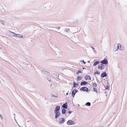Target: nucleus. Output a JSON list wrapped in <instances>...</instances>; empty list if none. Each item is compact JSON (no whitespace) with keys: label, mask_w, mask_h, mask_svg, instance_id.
Here are the masks:
<instances>
[{"label":"nucleus","mask_w":127,"mask_h":127,"mask_svg":"<svg viewBox=\"0 0 127 127\" xmlns=\"http://www.w3.org/2000/svg\"><path fill=\"white\" fill-rule=\"evenodd\" d=\"M60 106L57 105L56 107L54 110V113L55 114V118L56 119L60 115V113L59 111L60 109Z\"/></svg>","instance_id":"f257e3e1"},{"label":"nucleus","mask_w":127,"mask_h":127,"mask_svg":"<svg viewBox=\"0 0 127 127\" xmlns=\"http://www.w3.org/2000/svg\"><path fill=\"white\" fill-rule=\"evenodd\" d=\"M100 62L102 64H104L106 65L108 64V60L106 58H105L103 60H102Z\"/></svg>","instance_id":"f03ea898"},{"label":"nucleus","mask_w":127,"mask_h":127,"mask_svg":"<svg viewBox=\"0 0 127 127\" xmlns=\"http://www.w3.org/2000/svg\"><path fill=\"white\" fill-rule=\"evenodd\" d=\"M104 66L103 64H100L98 65V68L101 70H102L104 69Z\"/></svg>","instance_id":"7ed1b4c3"},{"label":"nucleus","mask_w":127,"mask_h":127,"mask_svg":"<svg viewBox=\"0 0 127 127\" xmlns=\"http://www.w3.org/2000/svg\"><path fill=\"white\" fill-rule=\"evenodd\" d=\"M67 124L68 125H74L75 123L72 120H69L67 122Z\"/></svg>","instance_id":"20e7f679"},{"label":"nucleus","mask_w":127,"mask_h":127,"mask_svg":"<svg viewBox=\"0 0 127 127\" xmlns=\"http://www.w3.org/2000/svg\"><path fill=\"white\" fill-rule=\"evenodd\" d=\"M81 91H86V92H88L89 91V89L88 88L86 87H81L80 89Z\"/></svg>","instance_id":"39448f33"},{"label":"nucleus","mask_w":127,"mask_h":127,"mask_svg":"<svg viewBox=\"0 0 127 127\" xmlns=\"http://www.w3.org/2000/svg\"><path fill=\"white\" fill-rule=\"evenodd\" d=\"M78 92L77 89H75L73 90L71 94L72 96L73 97H74L76 93Z\"/></svg>","instance_id":"423d86ee"},{"label":"nucleus","mask_w":127,"mask_h":127,"mask_svg":"<svg viewBox=\"0 0 127 127\" xmlns=\"http://www.w3.org/2000/svg\"><path fill=\"white\" fill-rule=\"evenodd\" d=\"M62 107L64 109H67L68 108L67 102H66L62 105Z\"/></svg>","instance_id":"0eeeda50"},{"label":"nucleus","mask_w":127,"mask_h":127,"mask_svg":"<svg viewBox=\"0 0 127 127\" xmlns=\"http://www.w3.org/2000/svg\"><path fill=\"white\" fill-rule=\"evenodd\" d=\"M107 75V73L105 72H104L101 74V77L102 78H104Z\"/></svg>","instance_id":"6e6552de"},{"label":"nucleus","mask_w":127,"mask_h":127,"mask_svg":"<svg viewBox=\"0 0 127 127\" xmlns=\"http://www.w3.org/2000/svg\"><path fill=\"white\" fill-rule=\"evenodd\" d=\"M65 120L64 118H62L60 121L59 123L60 124H63L65 121Z\"/></svg>","instance_id":"1a4fd4ad"},{"label":"nucleus","mask_w":127,"mask_h":127,"mask_svg":"<svg viewBox=\"0 0 127 127\" xmlns=\"http://www.w3.org/2000/svg\"><path fill=\"white\" fill-rule=\"evenodd\" d=\"M84 78L86 80L89 79V80H91V78L90 76L89 75H86L85 76Z\"/></svg>","instance_id":"9d476101"},{"label":"nucleus","mask_w":127,"mask_h":127,"mask_svg":"<svg viewBox=\"0 0 127 127\" xmlns=\"http://www.w3.org/2000/svg\"><path fill=\"white\" fill-rule=\"evenodd\" d=\"M88 84V83L86 81H83L81 82L80 83V85L82 86L83 85H86V84Z\"/></svg>","instance_id":"9b49d317"},{"label":"nucleus","mask_w":127,"mask_h":127,"mask_svg":"<svg viewBox=\"0 0 127 127\" xmlns=\"http://www.w3.org/2000/svg\"><path fill=\"white\" fill-rule=\"evenodd\" d=\"M45 78L47 80L49 81H51V79L50 78V77L49 76L47 75H46L45 76Z\"/></svg>","instance_id":"f8f14e48"},{"label":"nucleus","mask_w":127,"mask_h":127,"mask_svg":"<svg viewBox=\"0 0 127 127\" xmlns=\"http://www.w3.org/2000/svg\"><path fill=\"white\" fill-rule=\"evenodd\" d=\"M78 85V83L74 82L73 83V87L74 88L77 87Z\"/></svg>","instance_id":"ddd939ff"},{"label":"nucleus","mask_w":127,"mask_h":127,"mask_svg":"<svg viewBox=\"0 0 127 127\" xmlns=\"http://www.w3.org/2000/svg\"><path fill=\"white\" fill-rule=\"evenodd\" d=\"M62 113L63 114H64L66 112V110L65 109L63 108L62 110Z\"/></svg>","instance_id":"4468645a"},{"label":"nucleus","mask_w":127,"mask_h":127,"mask_svg":"<svg viewBox=\"0 0 127 127\" xmlns=\"http://www.w3.org/2000/svg\"><path fill=\"white\" fill-rule=\"evenodd\" d=\"M41 72H42L43 73H44V74H47L48 73V71H45L44 69H43V70L41 69Z\"/></svg>","instance_id":"2eb2a0df"},{"label":"nucleus","mask_w":127,"mask_h":127,"mask_svg":"<svg viewBox=\"0 0 127 127\" xmlns=\"http://www.w3.org/2000/svg\"><path fill=\"white\" fill-rule=\"evenodd\" d=\"M100 63V62L99 61H97L95 62L93 64V66H95L98 64H99Z\"/></svg>","instance_id":"dca6fc26"},{"label":"nucleus","mask_w":127,"mask_h":127,"mask_svg":"<svg viewBox=\"0 0 127 127\" xmlns=\"http://www.w3.org/2000/svg\"><path fill=\"white\" fill-rule=\"evenodd\" d=\"M11 33H12V34H11L13 36H16L17 35V34L15 33H14V32H10Z\"/></svg>","instance_id":"f3484780"},{"label":"nucleus","mask_w":127,"mask_h":127,"mask_svg":"<svg viewBox=\"0 0 127 127\" xmlns=\"http://www.w3.org/2000/svg\"><path fill=\"white\" fill-rule=\"evenodd\" d=\"M121 47V45L120 44H119V43L118 44H117V49L116 50V51L117 50H118V49H119V47Z\"/></svg>","instance_id":"a211bd4d"},{"label":"nucleus","mask_w":127,"mask_h":127,"mask_svg":"<svg viewBox=\"0 0 127 127\" xmlns=\"http://www.w3.org/2000/svg\"><path fill=\"white\" fill-rule=\"evenodd\" d=\"M92 85L94 87H95L97 86L96 83H95V82H93L92 83Z\"/></svg>","instance_id":"6ab92c4d"},{"label":"nucleus","mask_w":127,"mask_h":127,"mask_svg":"<svg viewBox=\"0 0 127 127\" xmlns=\"http://www.w3.org/2000/svg\"><path fill=\"white\" fill-rule=\"evenodd\" d=\"M85 105L87 106H89L91 105V104L90 102H88L86 103Z\"/></svg>","instance_id":"aec40b11"},{"label":"nucleus","mask_w":127,"mask_h":127,"mask_svg":"<svg viewBox=\"0 0 127 127\" xmlns=\"http://www.w3.org/2000/svg\"><path fill=\"white\" fill-rule=\"evenodd\" d=\"M82 78L80 76H78L77 77V80L78 81H79L80 80L82 79Z\"/></svg>","instance_id":"412c9836"},{"label":"nucleus","mask_w":127,"mask_h":127,"mask_svg":"<svg viewBox=\"0 0 127 127\" xmlns=\"http://www.w3.org/2000/svg\"><path fill=\"white\" fill-rule=\"evenodd\" d=\"M55 74L57 78L59 79V74H58L57 72H56Z\"/></svg>","instance_id":"4be33fe9"},{"label":"nucleus","mask_w":127,"mask_h":127,"mask_svg":"<svg viewBox=\"0 0 127 127\" xmlns=\"http://www.w3.org/2000/svg\"><path fill=\"white\" fill-rule=\"evenodd\" d=\"M117 47V45L116 44H115L114 45V49L115 50H116V48L115 47Z\"/></svg>","instance_id":"5701e85b"},{"label":"nucleus","mask_w":127,"mask_h":127,"mask_svg":"<svg viewBox=\"0 0 127 127\" xmlns=\"http://www.w3.org/2000/svg\"><path fill=\"white\" fill-rule=\"evenodd\" d=\"M93 91L96 92V93H97V90L96 88H93Z\"/></svg>","instance_id":"b1692460"},{"label":"nucleus","mask_w":127,"mask_h":127,"mask_svg":"<svg viewBox=\"0 0 127 127\" xmlns=\"http://www.w3.org/2000/svg\"><path fill=\"white\" fill-rule=\"evenodd\" d=\"M99 72L98 71H96L95 72L94 74H99Z\"/></svg>","instance_id":"393cba45"},{"label":"nucleus","mask_w":127,"mask_h":127,"mask_svg":"<svg viewBox=\"0 0 127 127\" xmlns=\"http://www.w3.org/2000/svg\"><path fill=\"white\" fill-rule=\"evenodd\" d=\"M0 22L2 24H4V21L3 20H0Z\"/></svg>","instance_id":"a878e982"},{"label":"nucleus","mask_w":127,"mask_h":127,"mask_svg":"<svg viewBox=\"0 0 127 127\" xmlns=\"http://www.w3.org/2000/svg\"><path fill=\"white\" fill-rule=\"evenodd\" d=\"M80 62H82L84 64H86V62H85L84 60H81V61H80Z\"/></svg>","instance_id":"bb28decb"},{"label":"nucleus","mask_w":127,"mask_h":127,"mask_svg":"<svg viewBox=\"0 0 127 127\" xmlns=\"http://www.w3.org/2000/svg\"><path fill=\"white\" fill-rule=\"evenodd\" d=\"M109 87L108 86H107L105 88V89L107 90H109Z\"/></svg>","instance_id":"cd10ccee"},{"label":"nucleus","mask_w":127,"mask_h":127,"mask_svg":"<svg viewBox=\"0 0 127 127\" xmlns=\"http://www.w3.org/2000/svg\"><path fill=\"white\" fill-rule=\"evenodd\" d=\"M20 36H21V35H20V34H17V35L16 36L20 38Z\"/></svg>","instance_id":"c85d7f7f"},{"label":"nucleus","mask_w":127,"mask_h":127,"mask_svg":"<svg viewBox=\"0 0 127 127\" xmlns=\"http://www.w3.org/2000/svg\"><path fill=\"white\" fill-rule=\"evenodd\" d=\"M52 96H54L55 97H57V96H56V95H55L54 94H53L52 95Z\"/></svg>","instance_id":"c756f323"},{"label":"nucleus","mask_w":127,"mask_h":127,"mask_svg":"<svg viewBox=\"0 0 127 127\" xmlns=\"http://www.w3.org/2000/svg\"><path fill=\"white\" fill-rule=\"evenodd\" d=\"M78 72H79V73H82V72L80 70H78Z\"/></svg>","instance_id":"7c9ffc66"},{"label":"nucleus","mask_w":127,"mask_h":127,"mask_svg":"<svg viewBox=\"0 0 127 127\" xmlns=\"http://www.w3.org/2000/svg\"><path fill=\"white\" fill-rule=\"evenodd\" d=\"M72 112V111H70L68 112V113L69 114H70Z\"/></svg>","instance_id":"2f4dec72"},{"label":"nucleus","mask_w":127,"mask_h":127,"mask_svg":"<svg viewBox=\"0 0 127 127\" xmlns=\"http://www.w3.org/2000/svg\"><path fill=\"white\" fill-rule=\"evenodd\" d=\"M0 117L1 118V119H2L3 118L2 116L0 114Z\"/></svg>","instance_id":"473e14b6"},{"label":"nucleus","mask_w":127,"mask_h":127,"mask_svg":"<svg viewBox=\"0 0 127 127\" xmlns=\"http://www.w3.org/2000/svg\"><path fill=\"white\" fill-rule=\"evenodd\" d=\"M60 27H56V28L57 29H58V30H59V29H60Z\"/></svg>","instance_id":"72a5a7b5"},{"label":"nucleus","mask_w":127,"mask_h":127,"mask_svg":"<svg viewBox=\"0 0 127 127\" xmlns=\"http://www.w3.org/2000/svg\"><path fill=\"white\" fill-rule=\"evenodd\" d=\"M91 47L93 49V51H94V50L95 49V48L92 46H91Z\"/></svg>","instance_id":"f704fd0d"},{"label":"nucleus","mask_w":127,"mask_h":127,"mask_svg":"<svg viewBox=\"0 0 127 127\" xmlns=\"http://www.w3.org/2000/svg\"><path fill=\"white\" fill-rule=\"evenodd\" d=\"M65 32H67L68 31V30L67 29H65V31H64Z\"/></svg>","instance_id":"c9c22d12"},{"label":"nucleus","mask_w":127,"mask_h":127,"mask_svg":"<svg viewBox=\"0 0 127 127\" xmlns=\"http://www.w3.org/2000/svg\"><path fill=\"white\" fill-rule=\"evenodd\" d=\"M23 37V35H21V36H20V38H22Z\"/></svg>","instance_id":"e433bc0d"},{"label":"nucleus","mask_w":127,"mask_h":127,"mask_svg":"<svg viewBox=\"0 0 127 127\" xmlns=\"http://www.w3.org/2000/svg\"><path fill=\"white\" fill-rule=\"evenodd\" d=\"M51 27L53 28H56V27L55 26H54V27Z\"/></svg>","instance_id":"4c0bfd02"},{"label":"nucleus","mask_w":127,"mask_h":127,"mask_svg":"<svg viewBox=\"0 0 127 127\" xmlns=\"http://www.w3.org/2000/svg\"><path fill=\"white\" fill-rule=\"evenodd\" d=\"M82 68H83V69H87L85 68V67H83Z\"/></svg>","instance_id":"58836bf2"},{"label":"nucleus","mask_w":127,"mask_h":127,"mask_svg":"<svg viewBox=\"0 0 127 127\" xmlns=\"http://www.w3.org/2000/svg\"><path fill=\"white\" fill-rule=\"evenodd\" d=\"M79 73V72H78V71L77 72H76V74H78Z\"/></svg>","instance_id":"ea45409f"},{"label":"nucleus","mask_w":127,"mask_h":127,"mask_svg":"<svg viewBox=\"0 0 127 127\" xmlns=\"http://www.w3.org/2000/svg\"><path fill=\"white\" fill-rule=\"evenodd\" d=\"M74 37L73 36V37H71V38L72 39H73V38Z\"/></svg>","instance_id":"a19ab883"},{"label":"nucleus","mask_w":127,"mask_h":127,"mask_svg":"<svg viewBox=\"0 0 127 127\" xmlns=\"http://www.w3.org/2000/svg\"><path fill=\"white\" fill-rule=\"evenodd\" d=\"M68 93H66V95H68Z\"/></svg>","instance_id":"79ce46f5"},{"label":"nucleus","mask_w":127,"mask_h":127,"mask_svg":"<svg viewBox=\"0 0 127 127\" xmlns=\"http://www.w3.org/2000/svg\"><path fill=\"white\" fill-rule=\"evenodd\" d=\"M78 106H80V105H79V104H78Z\"/></svg>","instance_id":"37998d69"},{"label":"nucleus","mask_w":127,"mask_h":127,"mask_svg":"<svg viewBox=\"0 0 127 127\" xmlns=\"http://www.w3.org/2000/svg\"><path fill=\"white\" fill-rule=\"evenodd\" d=\"M17 124L19 126H20V127H21V126H20L18 124Z\"/></svg>","instance_id":"c03bdc74"},{"label":"nucleus","mask_w":127,"mask_h":127,"mask_svg":"<svg viewBox=\"0 0 127 127\" xmlns=\"http://www.w3.org/2000/svg\"><path fill=\"white\" fill-rule=\"evenodd\" d=\"M52 84H51V86H52Z\"/></svg>","instance_id":"a18cd8bd"},{"label":"nucleus","mask_w":127,"mask_h":127,"mask_svg":"<svg viewBox=\"0 0 127 127\" xmlns=\"http://www.w3.org/2000/svg\"><path fill=\"white\" fill-rule=\"evenodd\" d=\"M88 63L90 62V61H88Z\"/></svg>","instance_id":"49530a36"},{"label":"nucleus","mask_w":127,"mask_h":127,"mask_svg":"<svg viewBox=\"0 0 127 127\" xmlns=\"http://www.w3.org/2000/svg\"><path fill=\"white\" fill-rule=\"evenodd\" d=\"M14 115L15 116V114H14Z\"/></svg>","instance_id":"de8ad7c7"},{"label":"nucleus","mask_w":127,"mask_h":127,"mask_svg":"<svg viewBox=\"0 0 127 127\" xmlns=\"http://www.w3.org/2000/svg\"><path fill=\"white\" fill-rule=\"evenodd\" d=\"M119 49L120 50H122L121 49Z\"/></svg>","instance_id":"09e8293b"},{"label":"nucleus","mask_w":127,"mask_h":127,"mask_svg":"<svg viewBox=\"0 0 127 127\" xmlns=\"http://www.w3.org/2000/svg\"><path fill=\"white\" fill-rule=\"evenodd\" d=\"M68 93H69V91H68Z\"/></svg>","instance_id":"8fccbe9b"},{"label":"nucleus","mask_w":127,"mask_h":127,"mask_svg":"<svg viewBox=\"0 0 127 127\" xmlns=\"http://www.w3.org/2000/svg\"><path fill=\"white\" fill-rule=\"evenodd\" d=\"M16 123H17V121H16Z\"/></svg>","instance_id":"3c124183"}]
</instances>
